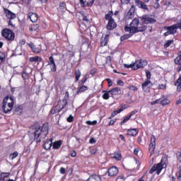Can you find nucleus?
<instances>
[{
    "instance_id": "obj_1",
    "label": "nucleus",
    "mask_w": 181,
    "mask_h": 181,
    "mask_svg": "<svg viewBox=\"0 0 181 181\" xmlns=\"http://www.w3.org/2000/svg\"><path fill=\"white\" fill-rule=\"evenodd\" d=\"M31 129L34 136V141L36 144H39L49 135V122H47L41 126L40 123L35 122L31 126Z\"/></svg>"
},
{
    "instance_id": "obj_2",
    "label": "nucleus",
    "mask_w": 181,
    "mask_h": 181,
    "mask_svg": "<svg viewBox=\"0 0 181 181\" xmlns=\"http://www.w3.org/2000/svg\"><path fill=\"white\" fill-rule=\"evenodd\" d=\"M166 166H168V158H162L160 160V162L156 164H154L151 168L149 170L148 173L150 175H153V173H156V175H160V172H162V170L163 169H165V168H166Z\"/></svg>"
},
{
    "instance_id": "obj_3",
    "label": "nucleus",
    "mask_w": 181,
    "mask_h": 181,
    "mask_svg": "<svg viewBox=\"0 0 181 181\" xmlns=\"http://www.w3.org/2000/svg\"><path fill=\"white\" fill-rule=\"evenodd\" d=\"M148 65V61L146 59H136L135 62L130 64H124L125 69H132V70H139V69H144L145 66Z\"/></svg>"
},
{
    "instance_id": "obj_4",
    "label": "nucleus",
    "mask_w": 181,
    "mask_h": 181,
    "mask_svg": "<svg viewBox=\"0 0 181 181\" xmlns=\"http://www.w3.org/2000/svg\"><path fill=\"white\" fill-rule=\"evenodd\" d=\"M15 105L13 102V98L12 96L7 95L4 98L2 103V110L5 114L11 112V110L13 109V105Z\"/></svg>"
},
{
    "instance_id": "obj_5",
    "label": "nucleus",
    "mask_w": 181,
    "mask_h": 181,
    "mask_svg": "<svg viewBox=\"0 0 181 181\" xmlns=\"http://www.w3.org/2000/svg\"><path fill=\"white\" fill-rule=\"evenodd\" d=\"M112 16H114V12L112 11H109L105 16V21H108L106 25L107 30H114L117 26V22H115Z\"/></svg>"
},
{
    "instance_id": "obj_6",
    "label": "nucleus",
    "mask_w": 181,
    "mask_h": 181,
    "mask_svg": "<svg viewBox=\"0 0 181 181\" xmlns=\"http://www.w3.org/2000/svg\"><path fill=\"white\" fill-rule=\"evenodd\" d=\"M139 18H140L142 25H152L156 23V19L152 17L151 14H144L139 17Z\"/></svg>"
},
{
    "instance_id": "obj_7",
    "label": "nucleus",
    "mask_w": 181,
    "mask_h": 181,
    "mask_svg": "<svg viewBox=\"0 0 181 181\" xmlns=\"http://www.w3.org/2000/svg\"><path fill=\"white\" fill-rule=\"evenodd\" d=\"M139 26V18H134L130 23V26H124V32L132 31V33H135V31L138 29Z\"/></svg>"
},
{
    "instance_id": "obj_8",
    "label": "nucleus",
    "mask_w": 181,
    "mask_h": 181,
    "mask_svg": "<svg viewBox=\"0 0 181 181\" xmlns=\"http://www.w3.org/2000/svg\"><path fill=\"white\" fill-rule=\"evenodd\" d=\"M1 35L3 37H5L6 40L12 42L15 39V33L11 29L4 28L1 31Z\"/></svg>"
},
{
    "instance_id": "obj_9",
    "label": "nucleus",
    "mask_w": 181,
    "mask_h": 181,
    "mask_svg": "<svg viewBox=\"0 0 181 181\" xmlns=\"http://www.w3.org/2000/svg\"><path fill=\"white\" fill-rule=\"evenodd\" d=\"M69 104V92L65 93V97L62 100H59L58 101L57 105H56V108L59 110V111H62L66 105Z\"/></svg>"
},
{
    "instance_id": "obj_10",
    "label": "nucleus",
    "mask_w": 181,
    "mask_h": 181,
    "mask_svg": "<svg viewBox=\"0 0 181 181\" xmlns=\"http://www.w3.org/2000/svg\"><path fill=\"white\" fill-rule=\"evenodd\" d=\"M156 148V137L155 135H151L150 144L148 145V151L151 153V156L155 153V148Z\"/></svg>"
},
{
    "instance_id": "obj_11",
    "label": "nucleus",
    "mask_w": 181,
    "mask_h": 181,
    "mask_svg": "<svg viewBox=\"0 0 181 181\" xmlns=\"http://www.w3.org/2000/svg\"><path fill=\"white\" fill-rule=\"evenodd\" d=\"M165 30H169L171 35H175L177 33V29H179V23L173 24L170 26H165Z\"/></svg>"
},
{
    "instance_id": "obj_12",
    "label": "nucleus",
    "mask_w": 181,
    "mask_h": 181,
    "mask_svg": "<svg viewBox=\"0 0 181 181\" xmlns=\"http://www.w3.org/2000/svg\"><path fill=\"white\" fill-rule=\"evenodd\" d=\"M119 172V170H118V167L113 165L107 170L108 176H110V177H114L118 175Z\"/></svg>"
},
{
    "instance_id": "obj_13",
    "label": "nucleus",
    "mask_w": 181,
    "mask_h": 181,
    "mask_svg": "<svg viewBox=\"0 0 181 181\" xmlns=\"http://www.w3.org/2000/svg\"><path fill=\"white\" fill-rule=\"evenodd\" d=\"M134 4L136 6H138L139 9H144V11H149L148 5H146L144 1L141 0H134Z\"/></svg>"
},
{
    "instance_id": "obj_14",
    "label": "nucleus",
    "mask_w": 181,
    "mask_h": 181,
    "mask_svg": "<svg viewBox=\"0 0 181 181\" xmlns=\"http://www.w3.org/2000/svg\"><path fill=\"white\" fill-rule=\"evenodd\" d=\"M108 42H110V35H103L100 37V47H105L108 45Z\"/></svg>"
},
{
    "instance_id": "obj_15",
    "label": "nucleus",
    "mask_w": 181,
    "mask_h": 181,
    "mask_svg": "<svg viewBox=\"0 0 181 181\" xmlns=\"http://www.w3.org/2000/svg\"><path fill=\"white\" fill-rule=\"evenodd\" d=\"M28 19H30V21H31V22H33V23H36V22H37V21H39V15H37V13H33V12L28 13Z\"/></svg>"
},
{
    "instance_id": "obj_16",
    "label": "nucleus",
    "mask_w": 181,
    "mask_h": 181,
    "mask_svg": "<svg viewBox=\"0 0 181 181\" xmlns=\"http://www.w3.org/2000/svg\"><path fill=\"white\" fill-rule=\"evenodd\" d=\"M110 156L112 159L119 161L122 160V154L119 151H115L110 154Z\"/></svg>"
},
{
    "instance_id": "obj_17",
    "label": "nucleus",
    "mask_w": 181,
    "mask_h": 181,
    "mask_svg": "<svg viewBox=\"0 0 181 181\" xmlns=\"http://www.w3.org/2000/svg\"><path fill=\"white\" fill-rule=\"evenodd\" d=\"M110 93L111 97L114 98V95H121V88L119 87H115L109 90Z\"/></svg>"
},
{
    "instance_id": "obj_18",
    "label": "nucleus",
    "mask_w": 181,
    "mask_h": 181,
    "mask_svg": "<svg viewBox=\"0 0 181 181\" xmlns=\"http://www.w3.org/2000/svg\"><path fill=\"white\" fill-rule=\"evenodd\" d=\"M151 83H152L151 81V80L147 79L146 81H144L142 84H141V88L142 90L144 93H149V90L150 88L148 87V86H149V84H151Z\"/></svg>"
},
{
    "instance_id": "obj_19",
    "label": "nucleus",
    "mask_w": 181,
    "mask_h": 181,
    "mask_svg": "<svg viewBox=\"0 0 181 181\" xmlns=\"http://www.w3.org/2000/svg\"><path fill=\"white\" fill-rule=\"evenodd\" d=\"M135 16V6L132 5L130 9L127 12V18L129 19H134Z\"/></svg>"
},
{
    "instance_id": "obj_20",
    "label": "nucleus",
    "mask_w": 181,
    "mask_h": 181,
    "mask_svg": "<svg viewBox=\"0 0 181 181\" xmlns=\"http://www.w3.org/2000/svg\"><path fill=\"white\" fill-rule=\"evenodd\" d=\"M52 145H53V139H49L46 141H44L43 148L44 149H46V151H49V149L52 148Z\"/></svg>"
},
{
    "instance_id": "obj_21",
    "label": "nucleus",
    "mask_w": 181,
    "mask_h": 181,
    "mask_svg": "<svg viewBox=\"0 0 181 181\" xmlns=\"http://www.w3.org/2000/svg\"><path fill=\"white\" fill-rule=\"evenodd\" d=\"M4 12L6 13V18H8V19H15V18H16V14L13 13L9 9L4 8Z\"/></svg>"
},
{
    "instance_id": "obj_22",
    "label": "nucleus",
    "mask_w": 181,
    "mask_h": 181,
    "mask_svg": "<svg viewBox=\"0 0 181 181\" xmlns=\"http://www.w3.org/2000/svg\"><path fill=\"white\" fill-rule=\"evenodd\" d=\"M125 32H129V33L122 35L120 37L121 42H124V40H127V39H129V37H132V36H134V35H135V33H132V30L125 31Z\"/></svg>"
},
{
    "instance_id": "obj_23",
    "label": "nucleus",
    "mask_w": 181,
    "mask_h": 181,
    "mask_svg": "<svg viewBox=\"0 0 181 181\" xmlns=\"http://www.w3.org/2000/svg\"><path fill=\"white\" fill-rule=\"evenodd\" d=\"M139 132L138 129H127V135H129L130 136H136V134Z\"/></svg>"
},
{
    "instance_id": "obj_24",
    "label": "nucleus",
    "mask_w": 181,
    "mask_h": 181,
    "mask_svg": "<svg viewBox=\"0 0 181 181\" xmlns=\"http://www.w3.org/2000/svg\"><path fill=\"white\" fill-rule=\"evenodd\" d=\"M28 45L33 53H35V54H39V53H40V49L36 47L33 43H28Z\"/></svg>"
},
{
    "instance_id": "obj_25",
    "label": "nucleus",
    "mask_w": 181,
    "mask_h": 181,
    "mask_svg": "<svg viewBox=\"0 0 181 181\" xmlns=\"http://www.w3.org/2000/svg\"><path fill=\"white\" fill-rule=\"evenodd\" d=\"M88 90V87L86 85H81L78 86V90L76 91V94H81V93H84V91H87Z\"/></svg>"
},
{
    "instance_id": "obj_26",
    "label": "nucleus",
    "mask_w": 181,
    "mask_h": 181,
    "mask_svg": "<svg viewBox=\"0 0 181 181\" xmlns=\"http://www.w3.org/2000/svg\"><path fill=\"white\" fill-rule=\"evenodd\" d=\"M30 63H40L42 62V57L39 56L31 57L29 58Z\"/></svg>"
},
{
    "instance_id": "obj_27",
    "label": "nucleus",
    "mask_w": 181,
    "mask_h": 181,
    "mask_svg": "<svg viewBox=\"0 0 181 181\" xmlns=\"http://www.w3.org/2000/svg\"><path fill=\"white\" fill-rule=\"evenodd\" d=\"M86 181H101V177L97 175H92Z\"/></svg>"
},
{
    "instance_id": "obj_28",
    "label": "nucleus",
    "mask_w": 181,
    "mask_h": 181,
    "mask_svg": "<svg viewBox=\"0 0 181 181\" xmlns=\"http://www.w3.org/2000/svg\"><path fill=\"white\" fill-rule=\"evenodd\" d=\"M146 29H148V25L143 24L137 28V30H135V33H139V32H145Z\"/></svg>"
},
{
    "instance_id": "obj_29",
    "label": "nucleus",
    "mask_w": 181,
    "mask_h": 181,
    "mask_svg": "<svg viewBox=\"0 0 181 181\" xmlns=\"http://www.w3.org/2000/svg\"><path fill=\"white\" fill-rule=\"evenodd\" d=\"M62 140L54 141L52 144L53 149H60V148L62 147Z\"/></svg>"
},
{
    "instance_id": "obj_30",
    "label": "nucleus",
    "mask_w": 181,
    "mask_h": 181,
    "mask_svg": "<svg viewBox=\"0 0 181 181\" xmlns=\"http://www.w3.org/2000/svg\"><path fill=\"white\" fill-rule=\"evenodd\" d=\"M174 85L177 86V90L181 91V75L179 76V78L176 80Z\"/></svg>"
},
{
    "instance_id": "obj_31",
    "label": "nucleus",
    "mask_w": 181,
    "mask_h": 181,
    "mask_svg": "<svg viewBox=\"0 0 181 181\" xmlns=\"http://www.w3.org/2000/svg\"><path fill=\"white\" fill-rule=\"evenodd\" d=\"M80 77H81V71H80V69L75 70V83H77V81L80 80Z\"/></svg>"
},
{
    "instance_id": "obj_32",
    "label": "nucleus",
    "mask_w": 181,
    "mask_h": 181,
    "mask_svg": "<svg viewBox=\"0 0 181 181\" xmlns=\"http://www.w3.org/2000/svg\"><path fill=\"white\" fill-rule=\"evenodd\" d=\"M39 28H40V25H39V24H34L31 26V28H29V30L30 32H39Z\"/></svg>"
},
{
    "instance_id": "obj_33",
    "label": "nucleus",
    "mask_w": 181,
    "mask_h": 181,
    "mask_svg": "<svg viewBox=\"0 0 181 181\" xmlns=\"http://www.w3.org/2000/svg\"><path fill=\"white\" fill-rule=\"evenodd\" d=\"M18 156H19V153L18 151H14L13 153L9 155V159L11 160H13V159L18 158Z\"/></svg>"
},
{
    "instance_id": "obj_34",
    "label": "nucleus",
    "mask_w": 181,
    "mask_h": 181,
    "mask_svg": "<svg viewBox=\"0 0 181 181\" xmlns=\"http://www.w3.org/2000/svg\"><path fill=\"white\" fill-rule=\"evenodd\" d=\"M103 93H105L102 96L103 100H108L110 98V90H103Z\"/></svg>"
},
{
    "instance_id": "obj_35",
    "label": "nucleus",
    "mask_w": 181,
    "mask_h": 181,
    "mask_svg": "<svg viewBox=\"0 0 181 181\" xmlns=\"http://www.w3.org/2000/svg\"><path fill=\"white\" fill-rule=\"evenodd\" d=\"M177 160L181 163V147L178 149V151L175 153Z\"/></svg>"
},
{
    "instance_id": "obj_36",
    "label": "nucleus",
    "mask_w": 181,
    "mask_h": 181,
    "mask_svg": "<svg viewBox=\"0 0 181 181\" xmlns=\"http://www.w3.org/2000/svg\"><path fill=\"white\" fill-rule=\"evenodd\" d=\"M181 52L179 53L178 57L175 59L174 63L178 66H180L181 63Z\"/></svg>"
},
{
    "instance_id": "obj_37",
    "label": "nucleus",
    "mask_w": 181,
    "mask_h": 181,
    "mask_svg": "<svg viewBox=\"0 0 181 181\" xmlns=\"http://www.w3.org/2000/svg\"><path fill=\"white\" fill-rule=\"evenodd\" d=\"M175 42V40H168L166 41V42L164 44V47L165 49H168L172 45L173 43Z\"/></svg>"
},
{
    "instance_id": "obj_38",
    "label": "nucleus",
    "mask_w": 181,
    "mask_h": 181,
    "mask_svg": "<svg viewBox=\"0 0 181 181\" xmlns=\"http://www.w3.org/2000/svg\"><path fill=\"white\" fill-rule=\"evenodd\" d=\"M168 104H170V100L169 99L165 98L160 101V105H163V107H165V105H168Z\"/></svg>"
},
{
    "instance_id": "obj_39",
    "label": "nucleus",
    "mask_w": 181,
    "mask_h": 181,
    "mask_svg": "<svg viewBox=\"0 0 181 181\" xmlns=\"http://www.w3.org/2000/svg\"><path fill=\"white\" fill-rule=\"evenodd\" d=\"M57 112H60V111H59V109L56 107V106L54 107H52L49 112V115H54V114H57Z\"/></svg>"
},
{
    "instance_id": "obj_40",
    "label": "nucleus",
    "mask_w": 181,
    "mask_h": 181,
    "mask_svg": "<svg viewBox=\"0 0 181 181\" xmlns=\"http://www.w3.org/2000/svg\"><path fill=\"white\" fill-rule=\"evenodd\" d=\"M0 176L2 177L3 180H5V177H9V176H11V173H1Z\"/></svg>"
},
{
    "instance_id": "obj_41",
    "label": "nucleus",
    "mask_w": 181,
    "mask_h": 181,
    "mask_svg": "<svg viewBox=\"0 0 181 181\" xmlns=\"http://www.w3.org/2000/svg\"><path fill=\"white\" fill-rule=\"evenodd\" d=\"M54 64H56V62H54V58L53 57V55H52L49 57L48 66H50Z\"/></svg>"
},
{
    "instance_id": "obj_42",
    "label": "nucleus",
    "mask_w": 181,
    "mask_h": 181,
    "mask_svg": "<svg viewBox=\"0 0 181 181\" xmlns=\"http://www.w3.org/2000/svg\"><path fill=\"white\" fill-rule=\"evenodd\" d=\"M49 67H50L51 71H52L53 73H56L57 71V68L56 66V64H52L49 65Z\"/></svg>"
},
{
    "instance_id": "obj_43",
    "label": "nucleus",
    "mask_w": 181,
    "mask_h": 181,
    "mask_svg": "<svg viewBox=\"0 0 181 181\" xmlns=\"http://www.w3.org/2000/svg\"><path fill=\"white\" fill-rule=\"evenodd\" d=\"M131 119V116H127L123 119V120L120 122V125H124L126 122H128Z\"/></svg>"
},
{
    "instance_id": "obj_44",
    "label": "nucleus",
    "mask_w": 181,
    "mask_h": 181,
    "mask_svg": "<svg viewBox=\"0 0 181 181\" xmlns=\"http://www.w3.org/2000/svg\"><path fill=\"white\" fill-rule=\"evenodd\" d=\"M5 62V53L0 52V64Z\"/></svg>"
},
{
    "instance_id": "obj_45",
    "label": "nucleus",
    "mask_w": 181,
    "mask_h": 181,
    "mask_svg": "<svg viewBox=\"0 0 181 181\" xmlns=\"http://www.w3.org/2000/svg\"><path fill=\"white\" fill-rule=\"evenodd\" d=\"M98 152V149L97 148H93L90 149V155H95Z\"/></svg>"
},
{
    "instance_id": "obj_46",
    "label": "nucleus",
    "mask_w": 181,
    "mask_h": 181,
    "mask_svg": "<svg viewBox=\"0 0 181 181\" xmlns=\"http://www.w3.org/2000/svg\"><path fill=\"white\" fill-rule=\"evenodd\" d=\"M86 124H87V125H97V120H94L93 122L88 120L86 122Z\"/></svg>"
},
{
    "instance_id": "obj_47",
    "label": "nucleus",
    "mask_w": 181,
    "mask_h": 181,
    "mask_svg": "<svg viewBox=\"0 0 181 181\" xmlns=\"http://www.w3.org/2000/svg\"><path fill=\"white\" fill-rule=\"evenodd\" d=\"M87 80H88V78L86 77L84 79H82V80L79 81H78V86H84V84L86 83Z\"/></svg>"
},
{
    "instance_id": "obj_48",
    "label": "nucleus",
    "mask_w": 181,
    "mask_h": 181,
    "mask_svg": "<svg viewBox=\"0 0 181 181\" xmlns=\"http://www.w3.org/2000/svg\"><path fill=\"white\" fill-rule=\"evenodd\" d=\"M127 88L132 91H138V88L134 85L128 86Z\"/></svg>"
},
{
    "instance_id": "obj_49",
    "label": "nucleus",
    "mask_w": 181,
    "mask_h": 181,
    "mask_svg": "<svg viewBox=\"0 0 181 181\" xmlns=\"http://www.w3.org/2000/svg\"><path fill=\"white\" fill-rule=\"evenodd\" d=\"M127 105L124 104V105H121V107L119 110H117V111H119V112H122V111H124V110H127Z\"/></svg>"
},
{
    "instance_id": "obj_50",
    "label": "nucleus",
    "mask_w": 181,
    "mask_h": 181,
    "mask_svg": "<svg viewBox=\"0 0 181 181\" xmlns=\"http://www.w3.org/2000/svg\"><path fill=\"white\" fill-rule=\"evenodd\" d=\"M146 76L147 80H151V77H152V74H151V71H146Z\"/></svg>"
},
{
    "instance_id": "obj_51",
    "label": "nucleus",
    "mask_w": 181,
    "mask_h": 181,
    "mask_svg": "<svg viewBox=\"0 0 181 181\" xmlns=\"http://www.w3.org/2000/svg\"><path fill=\"white\" fill-rule=\"evenodd\" d=\"M67 122H73L74 121V117H73V115H70L67 119Z\"/></svg>"
},
{
    "instance_id": "obj_52",
    "label": "nucleus",
    "mask_w": 181,
    "mask_h": 181,
    "mask_svg": "<svg viewBox=\"0 0 181 181\" xmlns=\"http://www.w3.org/2000/svg\"><path fill=\"white\" fill-rule=\"evenodd\" d=\"M94 2H95V0H88L86 5L87 6H91L92 5H94Z\"/></svg>"
},
{
    "instance_id": "obj_53",
    "label": "nucleus",
    "mask_w": 181,
    "mask_h": 181,
    "mask_svg": "<svg viewBox=\"0 0 181 181\" xmlns=\"http://www.w3.org/2000/svg\"><path fill=\"white\" fill-rule=\"evenodd\" d=\"M112 58L111 56H108L106 57V64H111L112 63Z\"/></svg>"
},
{
    "instance_id": "obj_54",
    "label": "nucleus",
    "mask_w": 181,
    "mask_h": 181,
    "mask_svg": "<svg viewBox=\"0 0 181 181\" xmlns=\"http://www.w3.org/2000/svg\"><path fill=\"white\" fill-rule=\"evenodd\" d=\"M158 90H166V84H160L158 85Z\"/></svg>"
},
{
    "instance_id": "obj_55",
    "label": "nucleus",
    "mask_w": 181,
    "mask_h": 181,
    "mask_svg": "<svg viewBox=\"0 0 181 181\" xmlns=\"http://www.w3.org/2000/svg\"><path fill=\"white\" fill-rule=\"evenodd\" d=\"M105 81L107 82L108 87H112V81L111 78H106Z\"/></svg>"
},
{
    "instance_id": "obj_56",
    "label": "nucleus",
    "mask_w": 181,
    "mask_h": 181,
    "mask_svg": "<svg viewBox=\"0 0 181 181\" xmlns=\"http://www.w3.org/2000/svg\"><path fill=\"white\" fill-rule=\"evenodd\" d=\"M117 84L118 86H120L121 87H124V81H122V79H120V80H118V81H117Z\"/></svg>"
},
{
    "instance_id": "obj_57",
    "label": "nucleus",
    "mask_w": 181,
    "mask_h": 181,
    "mask_svg": "<svg viewBox=\"0 0 181 181\" xmlns=\"http://www.w3.org/2000/svg\"><path fill=\"white\" fill-rule=\"evenodd\" d=\"M124 180H125V176L124 175H121L117 177L116 181Z\"/></svg>"
},
{
    "instance_id": "obj_58",
    "label": "nucleus",
    "mask_w": 181,
    "mask_h": 181,
    "mask_svg": "<svg viewBox=\"0 0 181 181\" xmlns=\"http://www.w3.org/2000/svg\"><path fill=\"white\" fill-rule=\"evenodd\" d=\"M138 113V109H135L134 110H132L131 112H130V115H128V117H132L133 115H135V114Z\"/></svg>"
},
{
    "instance_id": "obj_59",
    "label": "nucleus",
    "mask_w": 181,
    "mask_h": 181,
    "mask_svg": "<svg viewBox=\"0 0 181 181\" xmlns=\"http://www.w3.org/2000/svg\"><path fill=\"white\" fill-rule=\"evenodd\" d=\"M115 122H117V119H113L110 120V122L108 124L109 127L114 125V124H115Z\"/></svg>"
},
{
    "instance_id": "obj_60",
    "label": "nucleus",
    "mask_w": 181,
    "mask_h": 181,
    "mask_svg": "<svg viewBox=\"0 0 181 181\" xmlns=\"http://www.w3.org/2000/svg\"><path fill=\"white\" fill-rule=\"evenodd\" d=\"M70 155L71 158H76L77 156V152L74 150L72 152L70 153Z\"/></svg>"
},
{
    "instance_id": "obj_61",
    "label": "nucleus",
    "mask_w": 181,
    "mask_h": 181,
    "mask_svg": "<svg viewBox=\"0 0 181 181\" xmlns=\"http://www.w3.org/2000/svg\"><path fill=\"white\" fill-rule=\"evenodd\" d=\"M59 173H61V175H64V173H66V168L62 167L59 169Z\"/></svg>"
},
{
    "instance_id": "obj_62",
    "label": "nucleus",
    "mask_w": 181,
    "mask_h": 181,
    "mask_svg": "<svg viewBox=\"0 0 181 181\" xmlns=\"http://www.w3.org/2000/svg\"><path fill=\"white\" fill-rule=\"evenodd\" d=\"M22 78H23V80H27V78H28V73L23 72L22 73Z\"/></svg>"
},
{
    "instance_id": "obj_63",
    "label": "nucleus",
    "mask_w": 181,
    "mask_h": 181,
    "mask_svg": "<svg viewBox=\"0 0 181 181\" xmlns=\"http://www.w3.org/2000/svg\"><path fill=\"white\" fill-rule=\"evenodd\" d=\"M90 74H91L92 76H93V74H95V73H97V69L93 68V69H90Z\"/></svg>"
},
{
    "instance_id": "obj_64",
    "label": "nucleus",
    "mask_w": 181,
    "mask_h": 181,
    "mask_svg": "<svg viewBox=\"0 0 181 181\" xmlns=\"http://www.w3.org/2000/svg\"><path fill=\"white\" fill-rule=\"evenodd\" d=\"M19 44L21 45V46H24V45H26V40H21Z\"/></svg>"
}]
</instances>
